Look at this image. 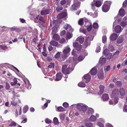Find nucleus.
I'll return each mask as SVG.
<instances>
[{"label":"nucleus","instance_id":"nucleus-1","mask_svg":"<svg viewBox=\"0 0 127 127\" xmlns=\"http://www.w3.org/2000/svg\"><path fill=\"white\" fill-rule=\"evenodd\" d=\"M111 3V1H105L102 7V11L105 12H108L110 9Z\"/></svg>","mask_w":127,"mask_h":127},{"label":"nucleus","instance_id":"nucleus-2","mask_svg":"<svg viewBox=\"0 0 127 127\" xmlns=\"http://www.w3.org/2000/svg\"><path fill=\"white\" fill-rule=\"evenodd\" d=\"M67 65H64L63 66L62 68V71L63 73L65 74H69L73 70L72 68L69 67L67 68Z\"/></svg>","mask_w":127,"mask_h":127},{"label":"nucleus","instance_id":"nucleus-3","mask_svg":"<svg viewBox=\"0 0 127 127\" xmlns=\"http://www.w3.org/2000/svg\"><path fill=\"white\" fill-rule=\"evenodd\" d=\"M95 0H94V1L92 2L91 4V8L94 11H95V6L97 7H100L102 3V1H97L95 2Z\"/></svg>","mask_w":127,"mask_h":127},{"label":"nucleus","instance_id":"nucleus-4","mask_svg":"<svg viewBox=\"0 0 127 127\" xmlns=\"http://www.w3.org/2000/svg\"><path fill=\"white\" fill-rule=\"evenodd\" d=\"M77 108L78 110L81 113L84 112L87 110V108L86 106L84 105L81 106L79 104L77 105Z\"/></svg>","mask_w":127,"mask_h":127},{"label":"nucleus","instance_id":"nucleus-5","mask_svg":"<svg viewBox=\"0 0 127 127\" xmlns=\"http://www.w3.org/2000/svg\"><path fill=\"white\" fill-rule=\"evenodd\" d=\"M80 4V2L77 1L75 2L72 6L71 10L72 11L77 10L79 7Z\"/></svg>","mask_w":127,"mask_h":127},{"label":"nucleus","instance_id":"nucleus-6","mask_svg":"<svg viewBox=\"0 0 127 127\" xmlns=\"http://www.w3.org/2000/svg\"><path fill=\"white\" fill-rule=\"evenodd\" d=\"M73 46L74 48H75L74 49L77 50V51H80L82 48V45L79 44V43L76 42L73 43Z\"/></svg>","mask_w":127,"mask_h":127},{"label":"nucleus","instance_id":"nucleus-7","mask_svg":"<svg viewBox=\"0 0 127 127\" xmlns=\"http://www.w3.org/2000/svg\"><path fill=\"white\" fill-rule=\"evenodd\" d=\"M56 22V20H54L53 21V24L54 27H53L52 30V34H54L58 32V25H55V24Z\"/></svg>","mask_w":127,"mask_h":127},{"label":"nucleus","instance_id":"nucleus-8","mask_svg":"<svg viewBox=\"0 0 127 127\" xmlns=\"http://www.w3.org/2000/svg\"><path fill=\"white\" fill-rule=\"evenodd\" d=\"M67 15V14L65 12H63L59 14L57 16V18L60 19L65 17Z\"/></svg>","mask_w":127,"mask_h":127},{"label":"nucleus","instance_id":"nucleus-9","mask_svg":"<svg viewBox=\"0 0 127 127\" xmlns=\"http://www.w3.org/2000/svg\"><path fill=\"white\" fill-rule=\"evenodd\" d=\"M84 78L86 80L85 82L87 83L90 81L91 78L90 75L88 74L85 75L83 76Z\"/></svg>","mask_w":127,"mask_h":127},{"label":"nucleus","instance_id":"nucleus-10","mask_svg":"<svg viewBox=\"0 0 127 127\" xmlns=\"http://www.w3.org/2000/svg\"><path fill=\"white\" fill-rule=\"evenodd\" d=\"M118 35L116 34L113 33L112 34L110 37V39L112 41L116 40L117 38Z\"/></svg>","mask_w":127,"mask_h":127},{"label":"nucleus","instance_id":"nucleus-11","mask_svg":"<svg viewBox=\"0 0 127 127\" xmlns=\"http://www.w3.org/2000/svg\"><path fill=\"white\" fill-rule=\"evenodd\" d=\"M103 72V71L102 70H100L99 71L97 76L99 79H102L104 77Z\"/></svg>","mask_w":127,"mask_h":127},{"label":"nucleus","instance_id":"nucleus-12","mask_svg":"<svg viewBox=\"0 0 127 127\" xmlns=\"http://www.w3.org/2000/svg\"><path fill=\"white\" fill-rule=\"evenodd\" d=\"M50 12V10L48 9H45L41 10L40 13L42 15H45L49 14Z\"/></svg>","mask_w":127,"mask_h":127},{"label":"nucleus","instance_id":"nucleus-13","mask_svg":"<svg viewBox=\"0 0 127 127\" xmlns=\"http://www.w3.org/2000/svg\"><path fill=\"white\" fill-rule=\"evenodd\" d=\"M116 33H119L121 32L122 30L121 27L119 25L117 26L114 29Z\"/></svg>","mask_w":127,"mask_h":127},{"label":"nucleus","instance_id":"nucleus-14","mask_svg":"<svg viewBox=\"0 0 127 127\" xmlns=\"http://www.w3.org/2000/svg\"><path fill=\"white\" fill-rule=\"evenodd\" d=\"M64 29L66 30L68 29L67 31H72V28L71 26L69 25L66 24L63 27Z\"/></svg>","mask_w":127,"mask_h":127},{"label":"nucleus","instance_id":"nucleus-15","mask_svg":"<svg viewBox=\"0 0 127 127\" xmlns=\"http://www.w3.org/2000/svg\"><path fill=\"white\" fill-rule=\"evenodd\" d=\"M84 38L82 36H79L78 37L76 40V41H79L80 43L81 44L84 41Z\"/></svg>","mask_w":127,"mask_h":127},{"label":"nucleus","instance_id":"nucleus-16","mask_svg":"<svg viewBox=\"0 0 127 127\" xmlns=\"http://www.w3.org/2000/svg\"><path fill=\"white\" fill-rule=\"evenodd\" d=\"M125 11L124 9H121L119 10L118 14L120 16L123 17L125 15Z\"/></svg>","mask_w":127,"mask_h":127},{"label":"nucleus","instance_id":"nucleus-17","mask_svg":"<svg viewBox=\"0 0 127 127\" xmlns=\"http://www.w3.org/2000/svg\"><path fill=\"white\" fill-rule=\"evenodd\" d=\"M124 40V38L123 35H121L117 39V43L118 44H120L122 43Z\"/></svg>","mask_w":127,"mask_h":127},{"label":"nucleus","instance_id":"nucleus-18","mask_svg":"<svg viewBox=\"0 0 127 127\" xmlns=\"http://www.w3.org/2000/svg\"><path fill=\"white\" fill-rule=\"evenodd\" d=\"M97 72V69L95 67L93 68L90 71L91 74L93 75H95L96 74Z\"/></svg>","mask_w":127,"mask_h":127},{"label":"nucleus","instance_id":"nucleus-19","mask_svg":"<svg viewBox=\"0 0 127 127\" xmlns=\"http://www.w3.org/2000/svg\"><path fill=\"white\" fill-rule=\"evenodd\" d=\"M62 78V75L61 73H58L56 75L55 80L58 81L60 80Z\"/></svg>","mask_w":127,"mask_h":127},{"label":"nucleus","instance_id":"nucleus-20","mask_svg":"<svg viewBox=\"0 0 127 127\" xmlns=\"http://www.w3.org/2000/svg\"><path fill=\"white\" fill-rule=\"evenodd\" d=\"M49 43L51 45L55 46H58V42L54 40H51Z\"/></svg>","mask_w":127,"mask_h":127},{"label":"nucleus","instance_id":"nucleus-21","mask_svg":"<svg viewBox=\"0 0 127 127\" xmlns=\"http://www.w3.org/2000/svg\"><path fill=\"white\" fill-rule=\"evenodd\" d=\"M53 34V37L55 40L58 41L60 40V37L59 35L56 33H55Z\"/></svg>","mask_w":127,"mask_h":127},{"label":"nucleus","instance_id":"nucleus-22","mask_svg":"<svg viewBox=\"0 0 127 127\" xmlns=\"http://www.w3.org/2000/svg\"><path fill=\"white\" fill-rule=\"evenodd\" d=\"M54 67V63H50L49 64L48 68L49 70L53 69Z\"/></svg>","mask_w":127,"mask_h":127},{"label":"nucleus","instance_id":"nucleus-23","mask_svg":"<svg viewBox=\"0 0 127 127\" xmlns=\"http://www.w3.org/2000/svg\"><path fill=\"white\" fill-rule=\"evenodd\" d=\"M102 98L104 101L107 100L109 98L108 95L107 94H103L102 96Z\"/></svg>","mask_w":127,"mask_h":127},{"label":"nucleus","instance_id":"nucleus-24","mask_svg":"<svg viewBox=\"0 0 127 127\" xmlns=\"http://www.w3.org/2000/svg\"><path fill=\"white\" fill-rule=\"evenodd\" d=\"M70 51V48L68 47H66L63 51V53L65 54H67Z\"/></svg>","mask_w":127,"mask_h":127},{"label":"nucleus","instance_id":"nucleus-25","mask_svg":"<svg viewBox=\"0 0 127 127\" xmlns=\"http://www.w3.org/2000/svg\"><path fill=\"white\" fill-rule=\"evenodd\" d=\"M119 90L118 89H114L112 91V95L113 96L117 95L119 94Z\"/></svg>","mask_w":127,"mask_h":127},{"label":"nucleus","instance_id":"nucleus-26","mask_svg":"<svg viewBox=\"0 0 127 127\" xmlns=\"http://www.w3.org/2000/svg\"><path fill=\"white\" fill-rule=\"evenodd\" d=\"M66 35V38L67 39H70L73 36L72 33H69V32H67Z\"/></svg>","mask_w":127,"mask_h":127},{"label":"nucleus","instance_id":"nucleus-27","mask_svg":"<svg viewBox=\"0 0 127 127\" xmlns=\"http://www.w3.org/2000/svg\"><path fill=\"white\" fill-rule=\"evenodd\" d=\"M120 95L122 96H124L125 94V92L124 89L121 88L120 89Z\"/></svg>","mask_w":127,"mask_h":127},{"label":"nucleus","instance_id":"nucleus-28","mask_svg":"<svg viewBox=\"0 0 127 127\" xmlns=\"http://www.w3.org/2000/svg\"><path fill=\"white\" fill-rule=\"evenodd\" d=\"M22 120H23L21 122V123H26L27 121V119L26 118V116L25 115H23L21 118Z\"/></svg>","mask_w":127,"mask_h":127},{"label":"nucleus","instance_id":"nucleus-29","mask_svg":"<svg viewBox=\"0 0 127 127\" xmlns=\"http://www.w3.org/2000/svg\"><path fill=\"white\" fill-rule=\"evenodd\" d=\"M57 110L59 112H64L65 111V109L62 107L59 106L57 108Z\"/></svg>","mask_w":127,"mask_h":127},{"label":"nucleus","instance_id":"nucleus-30","mask_svg":"<svg viewBox=\"0 0 127 127\" xmlns=\"http://www.w3.org/2000/svg\"><path fill=\"white\" fill-rule=\"evenodd\" d=\"M104 86L102 85H100L99 87V89H100L99 92L101 94H102L104 91Z\"/></svg>","mask_w":127,"mask_h":127},{"label":"nucleus","instance_id":"nucleus-31","mask_svg":"<svg viewBox=\"0 0 127 127\" xmlns=\"http://www.w3.org/2000/svg\"><path fill=\"white\" fill-rule=\"evenodd\" d=\"M78 85L81 87H85L86 86V85L84 82H79L78 84Z\"/></svg>","mask_w":127,"mask_h":127},{"label":"nucleus","instance_id":"nucleus-32","mask_svg":"<svg viewBox=\"0 0 127 127\" xmlns=\"http://www.w3.org/2000/svg\"><path fill=\"white\" fill-rule=\"evenodd\" d=\"M17 78H14L13 80V82H11V84L12 86H14L17 84Z\"/></svg>","mask_w":127,"mask_h":127},{"label":"nucleus","instance_id":"nucleus-33","mask_svg":"<svg viewBox=\"0 0 127 127\" xmlns=\"http://www.w3.org/2000/svg\"><path fill=\"white\" fill-rule=\"evenodd\" d=\"M96 119V118L95 116L94 115H92L89 119V120L90 122L95 121Z\"/></svg>","mask_w":127,"mask_h":127},{"label":"nucleus","instance_id":"nucleus-34","mask_svg":"<svg viewBox=\"0 0 127 127\" xmlns=\"http://www.w3.org/2000/svg\"><path fill=\"white\" fill-rule=\"evenodd\" d=\"M29 108L28 106H25L23 108V111L24 113H26L28 110Z\"/></svg>","mask_w":127,"mask_h":127},{"label":"nucleus","instance_id":"nucleus-35","mask_svg":"<svg viewBox=\"0 0 127 127\" xmlns=\"http://www.w3.org/2000/svg\"><path fill=\"white\" fill-rule=\"evenodd\" d=\"M53 121L54 124L55 125H58L59 124L58 120L56 117H55L54 118Z\"/></svg>","mask_w":127,"mask_h":127},{"label":"nucleus","instance_id":"nucleus-36","mask_svg":"<svg viewBox=\"0 0 127 127\" xmlns=\"http://www.w3.org/2000/svg\"><path fill=\"white\" fill-rule=\"evenodd\" d=\"M94 112V110L93 109L91 108H89L88 109V113L89 114H92Z\"/></svg>","mask_w":127,"mask_h":127},{"label":"nucleus","instance_id":"nucleus-37","mask_svg":"<svg viewBox=\"0 0 127 127\" xmlns=\"http://www.w3.org/2000/svg\"><path fill=\"white\" fill-rule=\"evenodd\" d=\"M120 25L122 27H124L127 25V22L126 21H122L120 24Z\"/></svg>","mask_w":127,"mask_h":127},{"label":"nucleus","instance_id":"nucleus-38","mask_svg":"<svg viewBox=\"0 0 127 127\" xmlns=\"http://www.w3.org/2000/svg\"><path fill=\"white\" fill-rule=\"evenodd\" d=\"M107 59L109 60L112 57V55L111 53H108L107 55L106 56Z\"/></svg>","mask_w":127,"mask_h":127},{"label":"nucleus","instance_id":"nucleus-39","mask_svg":"<svg viewBox=\"0 0 127 127\" xmlns=\"http://www.w3.org/2000/svg\"><path fill=\"white\" fill-rule=\"evenodd\" d=\"M76 57L75 56V57H74L73 59V61L74 63L75 64H77L78 62V60H77V55H76Z\"/></svg>","mask_w":127,"mask_h":127},{"label":"nucleus","instance_id":"nucleus-40","mask_svg":"<svg viewBox=\"0 0 127 127\" xmlns=\"http://www.w3.org/2000/svg\"><path fill=\"white\" fill-rule=\"evenodd\" d=\"M93 27L95 29L98 28V24L96 22L94 23L93 24Z\"/></svg>","mask_w":127,"mask_h":127},{"label":"nucleus","instance_id":"nucleus-41","mask_svg":"<svg viewBox=\"0 0 127 127\" xmlns=\"http://www.w3.org/2000/svg\"><path fill=\"white\" fill-rule=\"evenodd\" d=\"M60 117L61 120H63L65 119V115L64 114H61L59 116Z\"/></svg>","mask_w":127,"mask_h":127},{"label":"nucleus","instance_id":"nucleus-42","mask_svg":"<svg viewBox=\"0 0 127 127\" xmlns=\"http://www.w3.org/2000/svg\"><path fill=\"white\" fill-rule=\"evenodd\" d=\"M39 20L43 23H45L44 18L41 16H40L39 17Z\"/></svg>","mask_w":127,"mask_h":127},{"label":"nucleus","instance_id":"nucleus-43","mask_svg":"<svg viewBox=\"0 0 127 127\" xmlns=\"http://www.w3.org/2000/svg\"><path fill=\"white\" fill-rule=\"evenodd\" d=\"M107 40V37L106 36L103 35L102 37V41L103 43H104Z\"/></svg>","mask_w":127,"mask_h":127},{"label":"nucleus","instance_id":"nucleus-44","mask_svg":"<svg viewBox=\"0 0 127 127\" xmlns=\"http://www.w3.org/2000/svg\"><path fill=\"white\" fill-rule=\"evenodd\" d=\"M84 57L83 56L81 55L79 56L78 58V61H82L84 59Z\"/></svg>","mask_w":127,"mask_h":127},{"label":"nucleus","instance_id":"nucleus-45","mask_svg":"<svg viewBox=\"0 0 127 127\" xmlns=\"http://www.w3.org/2000/svg\"><path fill=\"white\" fill-rule=\"evenodd\" d=\"M13 30L17 32H20L21 30L18 28H12Z\"/></svg>","mask_w":127,"mask_h":127},{"label":"nucleus","instance_id":"nucleus-46","mask_svg":"<svg viewBox=\"0 0 127 127\" xmlns=\"http://www.w3.org/2000/svg\"><path fill=\"white\" fill-rule=\"evenodd\" d=\"M45 122L46 123L49 124L51 123L52 122V121L50 119L47 118L45 119Z\"/></svg>","mask_w":127,"mask_h":127},{"label":"nucleus","instance_id":"nucleus-47","mask_svg":"<svg viewBox=\"0 0 127 127\" xmlns=\"http://www.w3.org/2000/svg\"><path fill=\"white\" fill-rule=\"evenodd\" d=\"M6 84V86H5V89L6 90H8L10 88V86L9 84L7 82H6L5 83Z\"/></svg>","mask_w":127,"mask_h":127},{"label":"nucleus","instance_id":"nucleus-48","mask_svg":"<svg viewBox=\"0 0 127 127\" xmlns=\"http://www.w3.org/2000/svg\"><path fill=\"white\" fill-rule=\"evenodd\" d=\"M16 125V123L13 121H12V122L9 125V126L12 127L13 126H15Z\"/></svg>","mask_w":127,"mask_h":127},{"label":"nucleus","instance_id":"nucleus-49","mask_svg":"<svg viewBox=\"0 0 127 127\" xmlns=\"http://www.w3.org/2000/svg\"><path fill=\"white\" fill-rule=\"evenodd\" d=\"M78 24L80 25H83V20L82 19H80L78 21Z\"/></svg>","mask_w":127,"mask_h":127},{"label":"nucleus","instance_id":"nucleus-50","mask_svg":"<svg viewBox=\"0 0 127 127\" xmlns=\"http://www.w3.org/2000/svg\"><path fill=\"white\" fill-rule=\"evenodd\" d=\"M110 67L109 65H108L104 68V69L105 71L108 72L110 69Z\"/></svg>","mask_w":127,"mask_h":127},{"label":"nucleus","instance_id":"nucleus-51","mask_svg":"<svg viewBox=\"0 0 127 127\" xmlns=\"http://www.w3.org/2000/svg\"><path fill=\"white\" fill-rule=\"evenodd\" d=\"M127 6V0H126L123 2V6L124 7H126Z\"/></svg>","mask_w":127,"mask_h":127},{"label":"nucleus","instance_id":"nucleus-52","mask_svg":"<svg viewBox=\"0 0 127 127\" xmlns=\"http://www.w3.org/2000/svg\"><path fill=\"white\" fill-rule=\"evenodd\" d=\"M23 35H21L18 38L19 39H22V38H23V40L24 41V42L25 43L26 42V40L25 39V37L23 38Z\"/></svg>","mask_w":127,"mask_h":127},{"label":"nucleus","instance_id":"nucleus-53","mask_svg":"<svg viewBox=\"0 0 127 127\" xmlns=\"http://www.w3.org/2000/svg\"><path fill=\"white\" fill-rule=\"evenodd\" d=\"M60 56V53L58 52L55 55V57L56 58H58Z\"/></svg>","mask_w":127,"mask_h":127},{"label":"nucleus","instance_id":"nucleus-54","mask_svg":"<svg viewBox=\"0 0 127 127\" xmlns=\"http://www.w3.org/2000/svg\"><path fill=\"white\" fill-rule=\"evenodd\" d=\"M92 28V26L90 25L87 28V30L88 32H90Z\"/></svg>","mask_w":127,"mask_h":127},{"label":"nucleus","instance_id":"nucleus-55","mask_svg":"<svg viewBox=\"0 0 127 127\" xmlns=\"http://www.w3.org/2000/svg\"><path fill=\"white\" fill-rule=\"evenodd\" d=\"M65 31L64 30L62 31L60 33V35L61 36L64 35L65 33Z\"/></svg>","mask_w":127,"mask_h":127},{"label":"nucleus","instance_id":"nucleus-56","mask_svg":"<svg viewBox=\"0 0 127 127\" xmlns=\"http://www.w3.org/2000/svg\"><path fill=\"white\" fill-rule=\"evenodd\" d=\"M63 106L65 108H66L68 106V104L66 102H64L63 104Z\"/></svg>","mask_w":127,"mask_h":127},{"label":"nucleus","instance_id":"nucleus-57","mask_svg":"<svg viewBox=\"0 0 127 127\" xmlns=\"http://www.w3.org/2000/svg\"><path fill=\"white\" fill-rule=\"evenodd\" d=\"M76 51H77V50L76 49H74L72 51V54L73 56H75L76 54Z\"/></svg>","mask_w":127,"mask_h":127},{"label":"nucleus","instance_id":"nucleus-58","mask_svg":"<svg viewBox=\"0 0 127 127\" xmlns=\"http://www.w3.org/2000/svg\"><path fill=\"white\" fill-rule=\"evenodd\" d=\"M117 85L119 87H120L121 86L122 84L121 82L120 81H118L116 82V83Z\"/></svg>","mask_w":127,"mask_h":127},{"label":"nucleus","instance_id":"nucleus-59","mask_svg":"<svg viewBox=\"0 0 127 127\" xmlns=\"http://www.w3.org/2000/svg\"><path fill=\"white\" fill-rule=\"evenodd\" d=\"M107 52H108V51H107V49H105L103 51V54L104 55H105V56H106L108 54L107 53Z\"/></svg>","mask_w":127,"mask_h":127},{"label":"nucleus","instance_id":"nucleus-60","mask_svg":"<svg viewBox=\"0 0 127 127\" xmlns=\"http://www.w3.org/2000/svg\"><path fill=\"white\" fill-rule=\"evenodd\" d=\"M11 104L12 105H14V106H16L17 104V103L14 101H13L11 102Z\"/></svg>","mask_w":127,"mask_h":127},{"label":"nucleus","instance_id":"nucleus-61","mask_svg":"<svg viewBox=\"0 0 127 127\" xmlns=\"http://www.w3.org/2000/svg\"><path fill=\"white\" fill-rule=\"evenodd\" d=\"M114 101L115 104H117L118 101V98L117 97H115L114 99Z\"/></svg>","mask_w":127,"mask_h":127},{"label":"nucleus","instance_id":"nucleus-62","mask_svg":"<svg viewBox=\"0 0 127 127\" xmlns=\"http://www.w3.org/2000/svg\"><path fill=\"white\" fill-rule=\"evenodd\" d=\"M61 4L62 5H63L66 3V1L65 0H63L60 2Z\"/></svg>","mask_w":127,"mask_h":127},{"label":"nucleus","instance_id":"nucleus-63","mask_svg":"<svg viewBox=\"0 0 127 127\" xmlns=\"http://www.w3.org/2000/svg\"><path fill=\"white\" fill-rule=\"evenodd\" d=\"M65 41V39L64 38H62L59 41V42L61 43H63Z\"/></svg>","mask_w":127,"mask_h":127},{"label":"nucleus","instance_id":"nucleus-64","mask_svg":"<svg viewBox=\"0 0 127 127\" xmlns=\"http://www.w3.org/2000/svg\"><path fill=\"white\" fill-rule=\"evenodd\" d=\"M97 124L99 127L103 126L104 125L102 123L100 122H98Z\"/></svg>","mask_w":127,"mask_h":127}]
</instances>
